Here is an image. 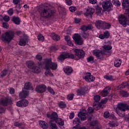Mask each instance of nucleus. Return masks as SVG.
I'll return each instance as SVG.
<instances>
[{
    "mask_svg": "<svg viewBox=\"0 0 129 129\" xmlns=\"http://www.w3.org/2000/svg\"><path fill=\"white\" fill-rule=\"evenodd\" d=\"M123 9L125 10V13L124 16L120 15L118 17L119 22L123 27H126L127 25V20L126 19L129 18V0H123L122 2Z\"/></svg>",
    "mask_w": 129,
    "mask_h": 129,
    "instance_id": "obj_1",
    "label": "nucleus"
},
{
    "mask_svg": "<svg viewBox=\"0 0 129 129\" xmlns=\"http://www.w3.org/2000/svg\"><path fill=\"white\" fill-rule=\"evenodd\" d=\"M39 10H40V16L43 18L48 19V18H51L54 15V12L50 7L40 6L39 7Z\"/></svg>",
    "mask_w": 129,
    "mask_h": 129,
    "instance_id": "obj_2",
    "label": "nucleus"
},
{
    "mask_svg": "<svg viewBox=\"0 0 129 129\" xmlns=\"http://www.w3.org/2000/svg\"><path fill=\"white\" fill-rule=\"evenodd\" d=\"M14 36L15 32L12 31H9L2 35V39L4 42H7L9 43L14 39Z\"/></svg>",
    "mask_w": 129,
    "mask_h": 129,
    "instance_id": "obj_3",
    "label": "nucleus"
},
{
    "mask_svg": "<svg viewBox=\"0 0 129 129\" xmlns=\"http://www.w3.org/2000/svg\"><path fill=\"white\" fill-rule=\"evenodd\" d=\"M44 68L46 70H50V69L56 70L57 69V64L52 62L51 59L46 58L45 59Z\"/></svg>",
    "mask_w": 129,
    "mask_h": 129,
    "instance_id": "obj_4",
    "label": "nucleus"
},
{
    "mask_svg": "<svg viewBox=\"0 0 129 129\" xmlns=\"http://www.w3.org/2000/svg\"><path fill=\"white\" fill-rule=\"evenodd\" d=\"M73 39L75 41V43L76 45L81 46V45L83 44V40H82L81 36L78 34H75L73 36Z\"/></svg>",
    "mask_w": 129,
    "mask_h": 129,
    "instance_id": "obj_5",
    "label": "nucleus"
},
{
    "mask_svg": "<svg viewBox=\"0 0 129 129\" xmlns=\"http://www.w3.org/2000/svg\"><path fill=\"white\" fill-rule=\"evenodd\" d=\"M116 109L120 111H125V110H128L129 106L127 104H124L123 103H120L117 105Z\"/></svg>",
    "mask_w": 129,
    "mask_h": 129,
    "instance_id": "obj_6",
    "label": "nucleus"
},
{
    "mask_svg": "<svg viewBox=\"0 0 129 129\" xmlns=\"http://www.w3.org/2000/svg\"><path fill=\"white\" fill-rule=\"evenodd\" d=\"M67 58H70L71 59H74V54L69 53H62L58 57V59L60 61H64Z\"/></svg>",
    "mask_w": 129,
    "mask_h": 129,
    "instance_id": "obj_7",
    "label": "nucleus"
},
{
    "mask_svg": "<svg viewBox=\"0 0 129 129\" xmlns=\"http://www.w3.org/2000/svg\"><path fill=\"white\" fill-rule=\"evenodd\" d=\"M75 53L76 56H77L79 59L84 58L85 52H84L83 50L81 49H76L75 50Z\"/></svg>",
    "mask_w": 129,
    "mask_h": 129,
    "instance_id": "obj_8",
    "label": "nucleus"
},
{
    "mask_svg": "<svg viewBox=\"0 0 129 129\" xmlns=\"http://www.w3.org/2000/svg\"><path fill=\"white\" fill-rule=\"evenodd\" d=\"M102 7L105 11L107 12H109L111 10V7H112V4L109 1H105L102 3Z\"/></svg>",
    "mask_w": 129,
    "mask_h": 129,
    "instance_id": "obj_9",
    "label": "nucleus"
},
{
    "mask_svg": "<svg viewBox=\"0 0 129 129\" xmlns=\"http://www.w3.org/2000/svg\"><path fill=\"white\" fill-rule=\"evenodd\" d=\"M79 123H80V119L76 118V119L73 121V124H76V125L73 127V129H86V128L84 126L80 127V124H79Z\"/></svg>",
    "mask_w": 129,
    "mask_h": 129,
    "instance_id": "obj_10",
    "label": "nucleus"
},
{
    "mask_svg": "<svg viewBox=\"0 0 129 129\" xmlns=\"http://www.w3.org/2000/svg\"><path fill=\"white\" fill-rule=\"evenodd\" d=\"M46 89L47 88L45 85H40L36 87L35 91L38 93H43V92L46 91Z\"/></svg>",
    "mask_w": 129,
    "mask_h": 129,
    "instance_id": "obj_11",
    "label": "nucleus"
},
{
    "mask_svg": "<svg viewBox=\"0 0 129 129\" xmlns=\"http://www.w3.org/2000/svg\"><path fill=\"white\" fill-rule=\"evenodd\" d=\"M13 100L10 98L3 99L1 98L0 99V104H2L3 106H7L8 103H12Z\"/></svg>",
    "mask_w": 129,
    "mask_h": 129,
    "instance_id": "obj_12",
    "label": "nucleus"
},
{
    "mask_svg": "<svg viewBox=\"0 0 129 129\" xmlns=\"http://www.w3.org/2000/svg\"><path fill=\"white\" fill-rule=\"evenodd\" d=\"M28 104H29V102L27 100H22L16 103L17 106H19V107H25Z\"/></svg>",
    "mask_w": 129,
    "mask_h": 129,
    "instance_id": "obj_13",
    "label": "nucleus"
},
{
    "mask_svg": "<svg viewBox=\"0 0 129 129\" xmlns=\"http://www.w3.org/2000/svg\"><path fill=\"white\" fill-rule=\"evenodd\" d=\"M105 54L104 51L100 50H95L94 51V54L96 56L98 59H102L103 58V55Z\"/></svg>",
    "mask_w": 129,
    "mask_h": 129,
    "instance_id": "obj_14",
    "label": "nucleus"
},
{
    "mask_svg": "<svg viewBox=\"0 0 129 129\" xmlns=\"http://www.w3.org/2000/svg\"><path fill=\"white\" fill-rule=\"evenodd\" d=\"M29 91L26 90L25 89H23L22 92L19 94V97L21 99H23V98H26L27 96H29Z\"/></svg>",
    "mask_w": 129,
    "mask_h": 129,
    "instance_id": "obj_15",
    "label": "nucleus"
},
{
    "mask_svg": "<svg viewBox=\"0 0 129 129\" xmlns=\"http://www.w3.org/2000/svg\"><path fill=\"white\" fill-rule=\"evenodd\" d=\"M28 40H29V37H28V36L26 35H24L23 37L20 39L19 45L20 46H26V44Z\"/></svg>",
    "mask_w": 129,
    "mask_h": 129,
    "instance_id": "obj_16",
    "label": "nucleus"
},
{
    "mask_svg": "<svg viewBox=\"0 0 129 129\" xmlns=\"http://www.w3.org/2000/svg\"><path fill=\"white\" fill-rule=\"evenodd\" d=\"M50 121H54L57 122V120H60V118H58V114L56 112H53L50 116Z\"/></svg>",
    "mask_w": 129,
    "mask_h": 129,
    "instance_id": "obj_17",
    "label": "nucleus"
},
{
    "mask_svg": "<svg viewBox=\"0 0 129 129\" xmlns=\"http://www.w3.org/2000/svg\"><path fill=\"white\" fill-rule=\"evenodd\" d=\"M127 86L128 88H129V83H127V82H123L121 84L117 86L116 88L118 90H120L121 89H123V88H125Z\"/></svg>",
    "mask_w": 129,
    "mask_h": 129,
    "instance_id": "obj_18",
    "label": "nucleus"
},
{
    "mask_svg": "<svg viewBox=\"0 0 129 129\" xmlns=\"http://www.w3.org/2000/svg\"><path fill=\"white\" fill-rule=\"evenodd\" d=\"M109 91H110V87H107L105 88L102 92V96L103 97H105V96H107L109 93Z\"/></svg>",
    "mask_w": 129,
    "mask_h": 129,
    "instance_id": "obj_19",
    "label": "nucleus"
},
{
    "mask_svg": "<svg viewBox=\"0 0 129 129\" xmlns=\"http://www.w3.org/2000/svg\"><path fill=\"white\" fill-rule=\"evenodd\" d=\"M39 124L43 129H47L49 127V125L48 123L45 121H39Z\"/></svg>",
    "mask_w": 129,
    "mask_h": 129,
    "instance_id": "obj_20",
    "label": "nucleus"
},
{
    "mask_svg": "<svg viewBox=\"0 0 129 129\" xmlns=\"http://www.w3.org/2000/svg\"><path fill=\"white\" fill-rule=\"evenodd\" d=\"M94 13V9L92 8H89V9L87 10V12L84 14V15L86 16V17H89V16H90L91 18Z\"/></svg>",
    "mask_w": 129,
    "mask_h": 129,
    "instance_id": "obj_21",
    "label": "nucleus"
},
{
    "mask_svg": "<svg viewBox=\"0 0 129 129\" xmlns=\"http://www.w3.org/2000/svg\"><path fill=\"white\" fill-rule=\"evenodd\" d=\"M92 25L90 24L87 26L83 25L81 27V30L83 32H86V31H89V30H92Z\"/></svg>",
    "mask_w": 129,
    "mask_h": 129,
    "instance_id": "obj_22",
    "label": "nucleus"
},
{
    "mask_svg": "<svg viewBox=\"0 0 129 129\" xmlns=\"http://www.w3.org/2000/svg\"><path fill=\"white\" fill-rule=\"evenodd\" d=\"M63 71L67 75H70L72 72H73V69L71 67H66L63 68Z\"/></svg>",
    "mask_w": 129,
    "mask_h": 129,
    "instance_id": "obj_23",
    "label": "nucleus"
},
{
    "mask_svg": "<svg viewBox=\"0 0 129 129\" xmlns=\"http://www.w3.org/2000/svg\"><path fill=\"white\" fill-rule=\"evenodd\" d=\"M24 89L26 90H34L33 86H32V84L30 82L26 83L25 84Z\"/></svg>",
    "mask_w": 129,
    "mask_h": 129,
    "instance_id": "obj_24",
    "label": "nucleus"
},
{
    "mask_svg": "<svg viewBox=\"0 0 129 129\" xmlns=\"http://www.w3.org/2000/svg\"><path fill=\"white\" fill-rule=\"evenodd\" d=\"M104 22L101 21V20L97 21L95 23V26L97 29H101L103 28V24Z\"/></svg>",
    "mask_w": 129,
    "mask_h": 129,
    "instance_id": "obj_25",
    "label": "nucleus"
},
{
    "mask_svg": "<svg viewBox=\"0 0 129 129\" xmlns=\"http://www.w3.org/2000/svg\"><path fill=\"white\" fill-rule=\"evenodd\" d=\"M78 116L81 118V120H85V119H86L85 113L80 112L78 114Z\"/></svg>",
    "mask_w": 129,
    "mask_h": 129,
    "instance_id": "obj_26",
    "label": "nucleus"
},
{
    "mask_svg": "<svg viewBox=\"0 0 129 129\" xmlns=\"http://www.w3.org/2000/svg\"><path fill=\"white\" fill-rule=\"evenodd\" d=\"M13 21L16 25H20L21 23V20L19 17H16V16H14L13 17Z\"/></svg>",
    "mask_w": 129,
    "mask_h": 129,
    "instance_id": "obj_27",
    "label": "nucleus"
},
{
    "mask_svg": "<svg viewBox=\"0 0 129 129\" xmlns=\"http://www.w3.org/2000/svg\"><path fill=\"white\" fill-rule=\"evenodd\" d=\"M49 127L51 129H57V125L54 123L53 121H50L49 122Z\"/></svg>",
    "mask_w": 129,
    "mask_h": 129,
    "instance_id": "obj_28",
    "label": "nucleus"
},
{
    "mask_svg": "<svg viewBox=\"0 0 129 129\" xmlns=\"http://www.w3.org/2000/svg\"><path fill=\"white\" fill-rule=\"evenodd\" d=\"M119 93L123 97H128L129 94L127 91L121 90L119 91Z\"/></svg>",
    "mask_w": 129,
    "mask_h": 129,
    "instance_id": "obj_29",
    "label": "nucleus"
},
{
    "mask_svg": "<svg viewBox=\"0 0 129 129\" xmlns=\"http://www.w3.org/2000/svg\"><path fill=\"white\" fill-rule=\"evenodd\" d=\"M14 124H15V126H18L19 127L22 129L25 128V124L22 123H19V122H16Z\"/></svg>",
    "mask_w": 129,
    "mask_h": 129,
    "instance_id": "obj_30",
    "label": "nucleus"
},
{
    "mask_svg": "<svg viewBox=\"0 0 129 129\" xmlns=\"http://www.w3.org/2000/svg\"><path fill=\"white\" fill-rule=\"evenodd\" d=\"M117 114L119 115L120 117H124L125 116V113L124 112H120L117 109H115Z\"/></svg>",
    "mask_w": 129,
    "mask_h": 129,
    "instance_id": "obj_31",
    "label": "nucleus"
},
{
    "mask_svg": "<svg viewBox=\"0 0 129 129\" xmlns=\"http://www.w3.org/2000/svg\"><path fill=\"white\" fill-rule=\"evenodd\" d=\"M32 72H34V73H40L41 72V69L38 67H34L32 68Z\"/></svg>",
    "mask_w": 129,
    "mask_h": 129,
    "instance_id": "obj_32",
    "label": "nucleus"
},
{
    "mask_svg": "<svg viewBox=\"0 0 129 129\" xmlns=\"http://www.w3.org/2000/svg\"><path fill=\"white\" fill-rule=\"evenodd\" d=\"M86 88V87L83 88L82 89L78 90V95H84L85 94V92H84V89Z\"/></svg>",
    "mask_w": 129,
    "mask_h": 129,
    "instance_id": "obj_33",
    "label": "nucleus"
},
{
    "mask_svg": "<svg viewBox=\"0 0 129 129\" xmlns=\"http://www.w3.org/2000/svg\"><path fill=\"white\" fill-rule=\"evenodd\" d=\"M27 66L28 68L30 69H33L34 68V62L32 61H29L27 62Z\"/></svg>",
    "mask_w": 129,
    "mask_h": 129,
    "instance_id": "obj_34",
    "label": "nucleus"
},
{
    "mask_svg": "<svg viewBox=\"0 0 129 129\" xmlns=\"http://www.w3.org/2000/svg\"><path fill=\"white\" fill-rule=\"evenodd\" d=\"M121 64V60L120 59H117L116 61L114 62V66L115 67H119Z\"/></svg>",
    "mask_w": 129,
    "mask_h": 129,
    "instance_id": "obj_35",
    "label": "nucleus"
},
{
    "mask_svg": "<svg viewBox=\"0 0 129 129\" xmlns=\"http://www.w3.org/2000/svg\"><path fill=\"white\" fill-rule=\"evenodd\" d=\"M96 15L97 16H100L101 15V8L99 7H97L96 8Z\"/></svg>",
    "mask_w": 129,
    "mask_h": 129,
    "instance_id": "obj_36",
    "label": "nucleus"
},
{
    "mask_svg": "<svg viewBox=\"0 0 129 129\" xmlns=\"http://www.w3.org/2000/svg\"><path fill=\"white\" fill-rule=\"evenodd\" d=\"M8 70H3L1 73V78H3L8 74Z\"/></svg>",
    "mask_w": 129,
    "mask_h": 129,
    "instance_id": "obj_37",
    "label": "nucleus"
},
{
    "mask_svg": "<svg viewBox=\"0 0 129 129\" xmlns=\"http://www.w3.org/2000/svg\"><path fill=\"white\" fill-rule=\"evenodd\" d=\"M103 48L104 49V52H105V51H109V50H111V49H112V46L107 45H105L103 46Z\"/></svg>",
    "mask_w": 129,
    "mask_h": 129,
    "instance_id": "obj_38",
    "label": "nucleus"
},
{
    "mask_svg": "<svg viewBox=\"0 0 129 129\" xmlns=\"http://www.w3.org/2000/svg\"><path fill=\"white\" fill-rule=\"evenodd\" d=\"M112 4L115 6V7H119V6H120V3L118 0H113Z\"/></svg>",
    "mask_w": 129,
    "mask_h": 129,
    "instance_id": "obj_39",
    "label": "nucleus"
},
{
    "mask_svg": "<svg viewBox=\"0 0 129 129\" xmlns=\"http://www.w3.org/2000/svg\"><path fill=\"white\" fill-rule=\"evenodd\" d=\"M110 27H111V25H110V24L104 22V24L103 25V29H109Z\"/></svg>",
    "mask_w": 129,
    "mask_h": 129,
    "instance_id": "obj_40",
    "label": "nucleus"
},
{
    "mask_svg": "<svg viewBox=\"0 0 129 129\" xmlns=\"http://www.w3.org/2000/svg\"><path fill=\"white\" fill-rule=\"evenodd\" d=\"M81 35L84 39H86V38H88V37H89V34H88V33H85V32H83L81 34Z\"/></svg>",
    "mask_w": 129,
    "mask_h": 129,
    "instance_id": "obj_41",
    "label": "nucleus"
},
{
    "mask_svg": "<svg viewBox=\"0 0 129 129\" xmlns=\"http://www.w3.org/2000/svg\"><path fill=\"white\" fill-rule=\"evenodd\" d=\"M52 39L54 41H59L60 40V36L57 34H54L52 36Z\"/></svg>",
    "mask_w": 129,
    "mask_h": 129,
    "instance_id": "obj_42",
    "label": "nucleus"
},
{
    "mask_svg": "<svg viewBox=\"0 0 129 129\" xmlns=\"http://www.w3.org/2000/svg\"><path fill=\"white\" fill-rule=\"evenodd\" d=\"M60 120H57V122L56 123H58L59 125L61 126H63L64 125V121H63V120L60 118Z\"/></svg>",
    "mask_w": 129,
    "mask_h": 129,
    "instance_id": "obj_43",
    "label": "nucleus"
},
{
    "mask_svg": "<svg viewBox=\"0 0 129 129\" xmlns=\"http://www.w3.org/2000/svg\"><path fill=\"white\" fill-rule=\"evenodd\" d=\"M37 39L39 41H44V40H45L44 36H43L42 34H39L37 37Z\"/></svg>",
    "mask_w": 129,
    "mask_h": 129,
    "instance_id": "obj_44",
    "label": "nucleus"
},
{
    "mask_svg": "<svg viewBox=\"0 0 129 129\" xmlns=\"http://www.w3.org/2000/svg\"><path fill=\"white\" fill-rule=\"evenodd\" d=\"M85 80L88 82H90V73H88V75L85 77Z\"/></svg>",
    "mask_w": 129,
    "mask_h": 129,
    "instance_id": "obj_45",
    "label": "nucleus"
},
{
    "mask_svg": "<svg viewBox=\"0 0 129 129\" xmlns=\"http://www.w3.org/2000/svg\"><path fill=\"white\" fill-rule=\"evenodd\" d=\"M59 106L60 108H65V107H66V104L63 102H61L59 103Z\"/></svg>",
    "mask_w": 129,
    "mask_h": 129,
    "instance_id": "obj_46",
    "label": "nucleus"
},
{
    "mask_svg": "<svg viewBox=\"0 0 129 129\" xmlns=\"http://www.w3.org/2000/svg\"><path fill=\"white\" fill-rule=\"evenodd\" d=\"M97 123H98V122L96 120H93L92 122H91V126H95V125H97Z\"/></svg>",
    "mask_w": 129,
    "mask_h": 129,
    "instance_id": "obj_47",
    "label": "nucleus"
},
{
    "mask_svg": "<svg viewBox=\"0 0 129 129\" xmlns=\"http://www.w3.org/2000/svg\"><path fill=\"white\" fill-rule=\"evenodd\" d=\"M47 90L48 91H49V92H50V93H51V94H53V95L55 94V92H54V90H53V89H52V88L49 87L47 88Z\"/></svg>",
    "mask_w": 129,
    "mask_h": 129,
    "instance_id": "obj_48",
    "label": "nucleus"
},
{
    "mask_svg": "<svg viewBox=\"0 0 129 129\" xmlns=\"http://www.w3.org/2000/svg\"><path fill=\"white\" fill-rule=\"evenodd\" d=\"M94 100L95 101H99L100 100V96L97 95L94 96Z\"/></svg>",
    "mask_w": 129,
    "mask_h": 129,
    "instance_id": "obj_49",
    "label": "nucleus"
},
{
    "mask_svg": "<svg viewBox=\"0 0 129 129\" xmlns=\"http://www.w3.org/2000/svg\"><path fill=\"white\" fill-rule=\"evenodd\" d=\"M109 115H110L108 111L105 112L104 113V117H105V118H108L109 117Z\"/></svg>",
    "mask_w": 129,
    "mask_h": 129,
    "instance_id": "obj_50",
    "label": "nucleus"
},
{
    "mask_svg": "<svg viewBox=\"0 0 129 129\" xmlns=\"http://www.w3.org/2000/svg\"><path fill=\"white\" fill-rule=\"evenodd\" d=\"M50 50L52 52H55V51H57L58 50V48H57L56 46H51L50 48Z\"/></svg>",
    "mask_w": 129,
    "mask_h": 129,
    "instance_id": "obj_51",
    "label": "nucleus"
},
{
    "mask_svg": "<svg viewBox=\"0 0 129 129\" xmlns=\"http://www.w3.org/2000/svg\"><path fill=\"white\" fill-rule=\"evenodd\" d=\"M88 62H93L94 61V57L93 56H90L87 58Z\"/></svg>",
    "mask_w": 129,
    "mask_h": 129,
    "instance_id": "obj_52",
    "label": "nucleus"
},
{
    "mask_svg": "<svg viewBox=\"0 0 129 129\" xmlns=\"http://www.w3.org/2000/svg\"><path fill=\"white\" fill-rule=\"evenodd\" d=\"M104 78L107 80H113L112 79V76H105Z\"/></svg>",
    "mask_w": 129,
    "mask_h": 129,
    "instance_id": "obj_53",
    "label": "nucleus"
},
{
    "mask_svg": "<svg viewBox=\"0 0 129 129\" xmlns=\"http://www.w3.org/2000/svg\"><path fill=\"white\" fill-rule=\"evenodd\" d=\"M73 97H74V94H69L67 96L68 99H69V100H72L73 99Z\"/></svg>",
    "mask_w": 129,
    "mask_h": 129,
    "instance_id": "obj_54",
    "label": "nucleus"
},
{
    "mask_svg": "<svg viewBox=\"0 0 129 129\" xmlns=\"http://www.w3.org/2000/svg\"><path fill=\"white\" fill-rule=\"evenodd\" d=\"M69 10H70V12H72V13H74V12H75V11H76L77 8H76V7H71L69 8Z\"/></svg>",
    "mask_w": 129,
    "mask_h": 129,
    "instance_id": "obj_55",
    "label": "nucleus"
},
{
    "mask_svg": "<svg viewBox=\"0 0 129 129\" xmlns=\"http://www.w3.org/2000/svg\"><path fill=\"white\" fill-rule=\"evenodd\" d=\"M7 12L8 14H9L10 16H13V14H14V10H13V9H10Z\"/></svg>",
    "mask_w": 129,
    "mask_h": 129,
    "instance_id": "obj_56",
    "label": "nucleus"
},
{
    "mask_svg": "<svg viewBox=\"0 0 129 129\" xmlns=\"http://www.w3.org/2000/svg\"><path fill=\"white\" fill-rule=\"evenodd\" d=\"M104 36L106 38H109V32L108 31H105L104 33Z\"/></svg>",
    "mask_w": 129,
    "mask_h": 129,
    "instance_id": "obj_57",
    "label": "nucleus"
},
{
    "mask_svg": "<svg viewBox=\"0 0 129 129\" xmlns=\"http://www.w3.org/2000/svg\"><path fill=\"white\" fill-rule=\"evenodd\" d=\"M3 27L4 28V29H8L9 28V24L7 23H3Z\"/></svg>",
    "mask_w": 129,
    "mask_h": 129,
    "instance_id": "obj_58",
    "label": "nucleus"
},
{
    "mask_svg": "<svg viewBox=\"0 0 129 129\" xmlns=\"http://www.w3.org/2000/svg\"><path fill=\"white\" fill-rule=\"evenodd\" d=\"M6 111V108H4L2 106H0V113H5Z\"/></svg>",
    "mask_w": 129,
    "mask_h": 129,
    "instance_id": "obj_59",
    "label": "nucleus"
},
{
    "mask_svg": "<svg viewBox=\"0 0 129 129\" xmlns=\"http://www.w3.org/2000/svg\"><path fill=\"white\" fill-rule=\"evenodd\" d=\"M36 59H37V60H38L39 61H41L42 59H43V57H42V55H37L36 56Z\"/></svg>",
    "mask_w": 129,
    "mask_h": 129,
    "instance_id": "obj_60",
    "label": "nucleus"
},
{
    "mask_svg": "<svg viewBox=\"0 0 129 129\" xmlns=\"http://www.w3.org/2000/svg\"><path fill=\"white\" fill-rule=\"evenodd\" d=\"M88 111L89 112V113H92V112H93V111H94V109L93 108H92V107H89L88 108Z\"/></svg>",
    "mask_w": 129,
    "mask_h": 129,
    "instance_id": "obj_61",
    "label": "nucleus"
},
{
    "mask_svg": "<svg viewBox=\"0 0 129 129\" xmlns=\"http://www.w3.org/2000/svg\"><path fill=\"white\" fill-rule=\"evenodd\" d=\"M4 20L5 22H9L10 21V17L8 16H4Z\"/></svg>",
    "mask_w": 129,
    "mask_h": 129,
    "instance_id": "obj_62",
    "label": "nucleus"
},
{
    "mask_svg": "<svg viewBox=\"0 0 129 129\" xmlns=\"http://www.w3.org/2000/svg\"><path fill=\"white\" fill-rule=\"evenodd\" d=\"M108 100V98H105L101 100V103H102L103 104H105V103L107 102Z\"/></svg>",
    "mask_w": 129,
    "mask_h": 129,
    "instance_id": "obj_63",
    "label": "nucleus"
},
{
    "mask_svg": "<svg viewBox=\"0 0 129 129\" xmlns=\"http://www.w3.org/2000/svg\"><path fill=\"white\" fill-rule=\"evenodd\" d=\"M10 92L11 94H15V89L13 88H11L10 89Z\"/></svg>",
    "mask_w": 129,
    "mask_h": 129,
    "instance_id": "obj_64",
    "label": "nucleus"
}]
</instances>
